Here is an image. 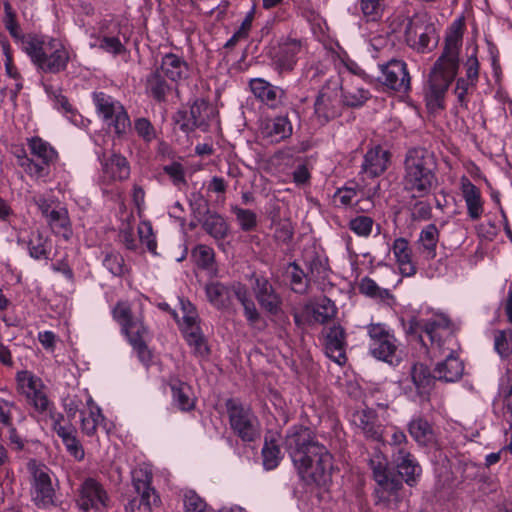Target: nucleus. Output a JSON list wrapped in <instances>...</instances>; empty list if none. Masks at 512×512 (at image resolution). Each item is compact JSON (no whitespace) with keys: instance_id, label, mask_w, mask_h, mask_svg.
I'll return each mask as SVG.
<instances>
[{"instance_id":"obj_53","label":"nucleus","mask_w":512,"mask_h":512,"mask_svg":"<svg viewBox=\"0 0 512 512\" xmlns=\"http://www.w3.org/2000/svg\"><path fill=\"white\" fill-rule=\"evenodd\" d=\"M236 220L243 231H252L257 226V216L249 209H243L238 206L231 208Z\"/></svg>"},{"instance_id":"obj_41","label":"nucleus","mask_w":512,"mask_h":512,"mask_svg":"<svg viewBox=\"0 0 512 512\" xmlns=\"http://www.w3.org/2000/svg\"><path fill=\"white\" fill-rule=\"evenodd\" d=\"M173 400L179 409L189 411L194 407V398L192 396L191 387L178 379L170 383Z\"/></svg>"},{"instance_id":"obj_8","label":"nucleus","mask_w":512,"mask_h":512,"mask_svg":"<svg viewBox=\"0 0 512 512\" xmlns=\"http://www.w3.org/2000/svg\"><path fill=\"white\" fill-rule=\"evenodd\" d=\"M29 155L18 156V163L31 177L40 179L50 174L51 166L58 158L57 151L40 137L28 139Z\"/></svg>"},{"instance_id":"obj_50","label":"nucleus","mask_w":512,"mask_h":512,"mask_svg":"<svg viewBox=\"0 0 512 512\" xmlns=\"http://www.w3.org/2000/svg\"><path fill=\"white\" fill-rule=\"evenodd\" d=\"M384 0H361L360 9L366 21H379L384 12Z\"/></svg>"},{"instance_id":"obj_56","label":"nucleus","mask_w":512,"mask_h":512,"mask_svg":"<svg viewBox=\"0 0 512 512\" xmlns=\"http://www.w3.org/2000/svg\"><path fill=\"white\" fill-rule=\"evenodd\" d=\"M374 220L371 217L360 215L349 221L348 227L360 237H368L373 228Z\"/></svg>"},{"instance_id":"obj_13","label":"nucleus","mask_w":512,"mask_h":512,"mask_svg":"<svg viewBox=\"0 0 512 512\" xmlns=\"http://www.w3.org/2000/svg\"><path fill=\"white\" fill-rule=\"evenodd\" d=\"M367 329L371 355L391 365L398 364L401 360V353L398 350L395 336L382 324H371Z\"/></svg>"},{"instance_id":"obj_54","label":"nucleus","mask_w":512,"mask_h":512,"mask_svg":"<svg viewBox=\"0 0 512 512\" xmlns=\"http://www.w3.org/2000/svg\"><path fill=\"white\" fill-rule=\"evenodd\" d=\"M214 256V250L207 245L200 244L192 250L194 261L203 269H208L213 265Z\"/></svg>"},{"instance_id":"obj_39","label":"nucleus","mask_w":512,"mask_h":512,"mask_svg":"<svg viewBox=\"0 0 512 512\" xmlns=\"http://www.w3.org/2000/svg\"><path fill=\"white\" fill-rule=\"evenodd\" d=\"M392 251L399 269L404 276H412L416 273V267L412 263V254L409 242L405 238H397L393 242Z\"/></svg>"},{"instance_id":"obj_62","label":"nucleus","mask_w":512,"mask_h":512,"mask_svg":"<svg viewBox=\"0 0 512 512\" xmlns=\"http://www.w3.org/2000/svg\"><path fill=\"white\" fill-rule=\"evenodd\" d=\"M469 80L464 79L463 77H460L456 81V87L454 90V93L457 97L458 103L462 106L467 108L468 100L466 98L469 91L476 87L477 84H470L468 82Z\"/></svg>"},{"instance_id":"obj_11","label":"nucleus","mask_w":512,"mask_h":512,"mask_svg":"<svg viewBox=\"0 0 512 512\" xmlns=\"http://www.w3.org/2000/svg\"><path fill=\"white\" fill-rule=\"evenodd\" d=\"M226 408L229 424L235 435L243 442H254L260 438V422L250 407L238 400L228 399Z\"/></svg>"},{"instance_id":"obj_6","label":"nucleus","mask_w":512,"mask_h":512,"mask_svg":"<svg viewBox=\"0 0 512 512\" xmlns=\"http://www.w3.org/2000/svg\"><path fill=\"white\" fill-rule=\"evenodd\" d=\"M113 318L121 325L129 343L137 352L139 360L147 366L151 361V352L146 345L148 330L142 318L134 316L128 302L119 301L112 310Z\"/></svg>"},{"instance_id":"obj_32","label":"nucleus","mask_w":512,"mask_h":512,"mask_svg":"<svg viewBox=\"0 0 512 512\" xmlns=\"http://www.w3.org/2000/svg\"><path fill=\"white\" fill-rule=\"evenodd\" d=\"M103 178L109 182H123L130 177V164L125 156L112 153L102 161Z\"/></svg>"},{"instance_id":"obj_61","label":"nucleus","mask_w":512,"mask_h":512,"mask_svg":"<svg viewBox=\"0 0 512 512\" xmlns=\"http://www.w3.org/2000/svg\"><path fill=\"white\" fill-rule=\"evenodd\" d=\"M391 457L396 469L401 467H413L414 464H419L416 458L410 452V449L392 452Z\"/></svg>"},{"instance_id":"obj_64","label":"nucleus","mask_w":512,"mask_h":512,"mask_svg":"<svg viewBox=\"0 0 512 512\" xmlns=\"http://www.w3.org/2000/svg\"><path fill=\"white\" fill-rule=\"evenodd\" d=\"M99 47L105 52L112 53L114 55L122 54L125 51L124 45L117 37L104 36L100 40Z\"/></svg>"},{"instance_id":"obj_20","label":"nucleus","mask_w":512,"mask_h":512,"mask_svg":"<svg viewBox=\"0 0 512 512\" xmlns=\"http://www.w3.org/2000/svg\"><path fill=\"white\" fill-rule=\"evenodd\" d=\"M77 505L83 512H97L106 506L108 495L103 486L93 478L85 479L79 487Z\"/></svg>"},{"instance_id":"obj_18","label":"nucleus","mask_w":512,"mask_h":512,"mask_svg":"<svg viewBox=\"0 0 512 512\" xmlns=\"http://www.w3.org/2000/svg\"><path fill=\"white\" fill-rule=\"evenodd\" d=\"M252 280V291L260 307L271 315L279 314L282 307V298L269 279L262 275L253 274Z\"/></svg>"},{"instance_id":"obj_4","label":"nucleus","mask_w":512,"mask_h":512,"mask_svg":"<svg viewBox=\"0 0 512 512\" xmlns=\"http://www.w3.org/2000/svg\"><path fill=\"white\" fill-rule=\"evenodd\" d=\"M437 161L433 152L424 147L407 150L403 161L402 188L411 198H424L437 186Z\"/></svg>"},{"instance_id":"obj_22","label":"nucleus","mask_w":512,"mask_h":512,"mask_svg":"<svg viewBox=\"0 0 512 512\" xmlns=\"http://www.w3.org/2000/svg\"><path fill=\"white\" fill-rule=\"evenodd\" d=\"M380 67L382 76L379 77V80L385 86L403 93L410 90V76L404 61L392 59Z\"/></svg>"},{"instance_id":"obj_26","label":"nucleus","mask_w":512,"mask_h":512,"mask_svg":"<svg viewBox=\"0 0 512 512\" xmlns=\"http://www.w3.org/2000/svg\"><path fill=\"white\" fill-rule=\"evenodd\" d=\"M460 191L466 205L467 216L472 221L479 220L484 214L485 203L480 188L464 175L460 179Z\"/></svg>"},{"instance_id":"obj_24","label":"nucleus","mask_w":512,"mask_h":512,"mask_svg":"<svg viewBox=\"0 0 512 512\" xmlns=\"http://www.w3.org/2000/svg\"><path fill=\"white\" fill-rule=\"evenodd\" d=\"M346 332L340 325H332L326 329L324 339L325 354L338 365H344L347 362L346 356Z\"/></svg>"},{"instance_id":"obj_55","label":"nucleus","mask_w":512,"mask_h":512,"mask_svg":"<svg viewBox=\"0 0 512 512\" xmlns=\"http://www.w3.org/2000/svg\"><path fill=\"white\" fill-rule=\"evenodd\" d=\"M102 418L101 411L98 407H91L87 416L82 413L81 429L87 436L95 435L97 426Z\"/></svg>"},{"instance_id":"obj_12","label":"nucleus","mask_w":512,"mask_h":512,"mask_svg":"<svg viewBox=\"0 0 512 512\" xmlns=\"http://www.w3.org/2000/svg\"><path fill=\"white\" fill-rule=\"evenodd\" d=\"M152 478V473L146 468H136L132 471V486L137 495L125 506L126 512H152L153 506L160 501L151 486Z\"/></svg>"},{"instance_id":"obj_14","label":"nucleus","mask_w":512,"mask_h":512,"mask_svg":"<svg viewBox=\"0 0 512 512\" xmlns=\"http://www.w3.org/2000/svg\"><path fill=\"white\" fill-rule=\"evenodd\" d=\"M343 102L338 80H328L320 89L315 102L314 114L321 124H326L341 114Z\"/></svg>"},{"instance_id":"obj_33","label":"nucleus","mask_w":512,"mask_h":512,"mask_svg":"<svg viewBox=\"0 0 512 512\" xmlns=\"http://www.w3.org/2000/svg\"><path fill=\"white\" fill-rule=\"evenodd\" d=\"M293 127L287 116L266 120L261 127L262 136L271 143H279L292 135Z\"/></svg>"},{"instance_id":"obj_30","label":"nucleus","mask_w":512,"mask_h":512,"mask_svg":"<svg viewBox=\"0 0 512 512\" xmlns=\"http://www.w3.org/2000/svg\"><path fill=\"white\" fill-rule=\"evenodd\" d=\"M157 67L172 83L178 84L190 77V65L182 56L174 53L165 54Z\"/></svg>"},{"instance_id":"obj_19","label":"nucleus","mask_w":512,"mask_h":512,"mask_svg":"<svg viewBox=\"0 0 512 512\" xmlns=\"http://www.w3.org/2000/svg\"><path fill=\"white\" fill-rule=\"evenodd\" d=\"M31 494L35 505L39 508H46L54 503L55 490L46 466L33 468Z\"/></svg>"},{"instance_id":"obj_42","label":"nucleus","mask_w":512,"mask_h":512,"mask_svg":"<svg viewBox=\"0 0 512 512\" xmlns=\"http://www.w3.org/2000/svg\"><path fill=\"white\" fill-rule=\"evenodd\" d=\"M46 220L55 233L62 234L64 237L68 238L70 219L66 208L57 205V208L51 212Z\"/></svg>"},{"instance_id":"obj_44","label":"nucleus","mask_w":512,"mask_h":512,"mask_svg":"<svg viewBox=\"0 0 512 512\" xmlns=\"http://www.w3.org/2000/svg\"><path fill=\"white\" fill-rule=\"evenodd\" d=\"M370 98V93L368 90L363 87L358 86H350V87H341V99L343 105L349 107H359L362 106L368 99Z\"/></svg>"},{"instance_id":"obj_21","label":"nucleus","mask_w":512,"mask_h":512,"mask_svg":"<svg viewBox=\"0 0 512 512\" xmlns=\"http://www.w3.org/2000/svg\"><path fill=\"white\" fill-rule=\"evenodd\" d=\"M249 87L255 98L270 109H278L286 104V91L263 78H253Z\"/></svg>"},{"instance_id":"obj_35","label":"nucleus","mask_w":512,"mask_h":512,"mask_svg":"<svg viewBox=\"0 0 512 512\" xmlns=\"http://www.w3.org/2000/svg\"><path fill=\"white\" fill-rule=\"evenodd\" d=\"M145 91L157 102L166 100L167 95L171 92L172 87L165 75L155 67L145 79Z\"/></svg>"},{"instance_id":"obj_43","label":"nucleus","mask_w":512,"mask_h":512,"mask_svg":"<svg viewBox=\"0 0 512 512\" xmlns=\"http://www.w3.org/2000/svg\"><path fill=\"white\" fill-rule=\"evenodd\" d=\"M337 307L335 303L326 296L320 297L313 308L314 320L324 324L336 316Z\"/></svg>"},{"instance_id":"obj_28","label":"nucleus","mask_w":512,"mask_h":512,"mask_svg":"<svg viewBox=\"0 0 512 512\" xmlns=\"http://www.w3.org/2000/svg\"><path fill=\"white\" fill-rule=\"evenodd\" d=\"M351 421L367 439L382 441L383 426L374 410L369 408L357 410L352 414Z\"/></svg>"},{"instance_id":"obj_17","label":"nucleus","mask_w":512,"mask_h":512,"mask_svg":"<svg viewBox=\"0 0 512 512\" xmlns=\"http://www.w3.org/2000/svg\"><path fill=\"white\" fill-rule=\"evenodd\" d=\"M405 41L411 48L424 52L438 42L436 27L422 17H413L405 28Z\"/></svg>"},{"instance_id":"obj_16","label":"nucleus","mask_w":512,"mask_h":512,"mask_svg":"<svg viewBox=\"0 0 512 512\" xmlns=\"http://www.w3.org/2000/svg\"><path fill=\"white\" fill-rule=\"evenodd\" d=\"M182 323L181 328L188 345L193 353L200 357L209 354V348L198 325V314L196 308L189 301L181 300Z\"/></svg>"},{"instance_id":"obj_15","label":"nucleus","mask_w":512,"mask_h":512,"mask_svg":"<svg viewBox=\"0 0 512 512\" xmlns=\"http://www.w3.org/2000/svg\"><path fill=\"white\" fill-rule=\"evenodd\" d=\"M303 51V42L301 39L290 36L279 39L276 47L270 52L272 69L280 76L291 73L297 62L298 56Z\"/></svg>"},{"instance_id":"obj_46","label":"nucleus","mask_w":512,"mask_h":512,"mask_svg":"<svg viewBox=\"0 0 512 512\" xmlns=\"http://www.w3.org/2000/svg\"><path fill=\"white\" fill-rule=\"evenodd\" d=\"M45 92L53 99L54 107L66 114L67 118L73 123L77 122V113L66 96L52 86L45 85Z\"/></svg>"},{"instance_id":"obj_29","label":"nucleus","mask_w":512,"mask_h":512,"mask_svg":"<svg viewBox=\"0 0 512 512\" xmlns=\"http://www.w3.org/2000/svg\"><path fill=\"white\" fill-rule=\"evenodd\" d=\"M438 355L440 356L441 354ZM442 355L445 359L438 362L434 368L436 379L445 382L458 381L463 375V362L455 355V350L452 346H447L445 354Z\"/></svg>"},{"instance_id":"obj_40","label":"nucleus","mask_w":512,"mask_h":512,"mask_svg":"<svg viewBox=\"0 0 512 512\" xmlns=\"http://www.w3.org/2000/svg\"><path fill=\"white\" fill-rule=\"evenodd\" d=\"M440 231L435 224L426 225L419 234L418 244L421 254L428 260L436 257Z\"/></svg>"},{"instance_id":"obj_57","label":"nucleus","mask_w":512,"mask_h":512,"mask_svg":"<svg viewBox=\"0 0 512 512\" xmlns=\"http://www.w3.org/2000/svg\"><path fill=\"white\" fill-rule=\"evenodd\" d=\"M413 221H428L432 218V206L428 201L417 200L409 208Z\"/></svg>"},{"instance_id":"obj_51","label":"nucleus","mask_w":512,"mask_h":512,"mask_svg":"<svg viewBox=\"0 0 512 512\" xmlns=\"http://www.w3.org/2000/svg\"><path fill=\"white\" fill-rule=\"evenodd\" d=\"M288 274L290 277V283L292 290L295 293L303 294L307 291L308 282L304 271L296 262H292L288 266Z\"/></svg>"},{"instance_id":"obj_60","label":"nucleus","mask_w":512,"mask_h":512,"mask_svg":"<svg viewBox=\"0 0 512 512\" xmlns=\"http://www.w3.org/2000/svg\"><path fill=\"white\" fill-rule=\"evenodd\" d=\"M138 234L140 241L146 245L147 249L152 253H156L157 243L150 223L141 222L138 226Z\"/></svg>"},{"instance_id":"obj_3","label":"nucleus","mask_w":512,"mask_h":512,"mask_svg":"<svg viewBox=\"0 0 512 512\" xmlns=\"http://www.w3.org/2000/svg\"><path fill=\"white\" fill-rule=\"evenodd\" d=\"M368 466L376 483L375 505L389 511L400 510L403 503L401 496L403 481L413 487L418 483L422 473L419 464H414L413 467H401L394 472L389 468L386 456L380 451H375L371 455Z\"/></svg>"},{"instance_id":"obj_27","label":"nucleus","mask_w":512,"mask_h":512,"mask_svg":"<svg viewBox=\"0 0 512 512\" xmlns=\"http://www.w3.org/2000/svg\"><path fill=\"white\" fill-rule=\"evenodd\" d=\"M235 296L243 307V312L248 325L252 328H263L265 322L251 298L246 285L236 282L231 285V297Z\"/></svg>"},{"instance_id":"obj_31","label":"nucleus","mask_w":512,"mask_h":512,"mask_svg":"<svg viewBox=\"0 0 512 512\" xmlns=\"http://www.w3.org/2000/svg\"><path fill=\"white\" fill-rule=\"evenodd\" d=\"M53 420V430L62 439L67 452L77 461L84 459L85 452L82 444L76 437V431L73 427H65L60 421L63 419L62 414H54L51 416Z\"/></svg>"},{"instance_id":"obj_48","label":"nucleus","mask_w":512,"mask_h":512,"mask_svg":"<svg viewBox=\"0 0 512 512\" xmlns=\"http://www.w3.org/2000/svg\"><path fill=\"white\" fill-rule=\"evenodd\" d=\"M29 254L34 259L48 257L47 239L39 230L32 231L28 241Z\"/></svg>"},{"instance_id":"obj_38","label":"nucleus","mask_w":512,"mask_h":512,"mask_svg":"<svg viewBox=\"0 0 512 512\" xmlns=\"http://www.w3.org/2000/svg\"><path fill=\"white\" fill-rule=\"evenodd\" d=\"M205 292L207 300L215 308L227 310L231 307V286L220 282H211L206 285Z\"/></svg>"},{"instance_id":"obj_2","label":"nucleus","mask_w":512,"mask_h":512,"mask_svg":"<svg viewBox=\"0 0 512 512\" xmlns=\"http://www.w3.org/2000/svg\"><path fill=\"white\" fill-rule=\"evenodd\" d=\"M461 26L460 20L455 21L450 26L445 37L443 52L429 73L428 82L424 89V99L428 110L431 112L444 108L446 93L457 75L459 52L463 39Z\"/></svg>"},{"instance_id":"obj_23","label":"nucleus","mask_w":512,"mask_h":512,"mask_svg":"<svg viewBox=\"0 0 512 512\" xmlns=\"http://www.w3.org/2000/svg\"><path fill=\"white\" fill-rule=\"evenodd\" d=\"M213 108L203 99H197L190 107L189 112H179L176 122L184 132L196 128H206Z\"/></svg>"},{"instance_id":"obj_63","label":"nucleus","mask_w":512,"mask_h":512,"mask_svg":"<svg viewBox=\"0 0 512 512\" xmlns=\"http://www.w3.org/2000/svg\"><path fill=\"white\" fill-rule=\"evenodd\" d=\"M388 444L391 446L392 452L409 449V441L406 434L397 427L393 428V432L391 434L390 440L388 441Z\"/></svg>"},{"instance_id":"obj_52","label":"nucleus","mask_w":512,"mask_h":512,"mask_svg":"<svg viewBox=\"0 0 512 512\" xmlns=\"http://www.w3.org/2000/svg\"><path fill=\"white\" fill-rule=\"evenodd\" d=\"M103 265L114 276H122L127 271L124 258L119 252L111 251L106 253Z\"/></svg>"},{"instance_id":"obj_9","label":"nucleus","mask_w":512,"mask_h":512,"mask_svg":"<svg viewBox=\"0 0 512 512\" xmlns=\"http://www.w3.org/2000/svg\"><path fill=\"white\" fill-rule=\"evenodd\" d=\"M98 117L112 129L117 137H124L131 130L130 117L120 101L102 91L92 94Z\"/></svg>"},{"instance_id":"obj_45","label":"nucleus","mask_w":512,"mask_h":512,"mask_svg":"<svg viewBox=\"0 0 512 512\" xmlns=\"http://www.w3.org/2000/svg\"><path fill=\"white\" fill-rule=\"evenodd\" d=\"M494 349L501 359H508L512 355V329L494 330Z\"/></svg>"},{"instance_id":"obj_47","label":"nucleus","mask_w":512,"mask_h":512,"mask_svg":"<svg viewBox=\"0 0 512 512\" xmlns=\"http://www.w3.org/2000/svg\"><path fill=\"white\" fill-rule=\"evenodd\" d=\"M263 466L266 470L275 469L281 459V451L275 440H265L262 448Z\"/></svg>"},{"instance_id":"obj_59","label":"nucleus","mask_w":512,"mask_h":512,"mask_svg":"<svg viewBox=\"0 0 512 512\" xmlns=\"http://www.w3.org/2000/svg\"><path fill=\"white\" fill-rule=\"evenodd\" d=\"M184 507L186 512H210L205 501L194 491H188L184 495Z\"/></svg>"},{"instance_id":"obj_37","label":"nucleus","mask_w":512,"mask_h":512,"mask_svg":"<svg viewBox=\"0 0 512 512\" xmlns=\"http://www.w3.org/2000/svg\"><path fill=\"white\" fill-rule=\"evenodd\" d=\"M206 207L207 216L202 224L203 229L216 241L223 240L228 235V224L221 215L217 213H210L208 209V203L206 204L205 201L201 197H199L198 210L200 211V208H203L205 210Z\"/></svg>"},{"instance_id":"obj_5","label":"nucleus","mask_w":512,"mask_h":512,"mask_svg":"<svg viewBox=\"0 0 512 512\" xmlns=\"http://www.w3.org/2000/svg\"><path fill=\"white\" fill-rule=\"evenodd\" d=\"M24 51L33 64L44 73L58 74L66 70L76 54L59 39L45 36H30L24 42Z\"/></svg>"},{"instance_id":"obj_7","label":"nucleus","mask_w":512,"mask_h":512,"mask_svg":"<svg viewBox=\"0 0 512 512\" xmlns=\"http://www.w3.org/2000/svg\"><path fill=\"white\" fill-rule=\"evenodd\" d=\"M411 328L419 333V339L424 346H427L425 337L428 339L434 356L445 354L447 346H451L454 341V324L443 314L416 321Z\"/></svg>"},{"instance_id":"obj_10","label":"nucleus","mask_w":512,"mask_h":512,"mask_svg":"<svg viewBox=\"0 0 512 512\" xmlns=\"http://www.w3.org/2000/svg\"><path fill=\"white\" fill-rule=\"evenodd\" d=\"M17 390L33 409V415L53 416L54 405L48 399L46 386L42 379L28 370L16 374Z\"/></svg>"},{"instance_id":"obj_34","label":"nucleus","mask_w":512,"mask_h":512,"mask_svg":"<svg viewBox=\"0 0 512 512\" xmlns=\"http://www.w3.org/2000/svg\"><path fill=\"white\" fill-rule=\"evenodd\" d=\"M410 378L419 398L421 400H428L434 380H436L435 373L431 374L426 365L416 363L411 367Z\"/></svg>"},{"instance_id":"obj_1","label":"nucleus","mask_w":512,"mask_h":512,"mask_svg":"<svg viewBox=\"0 0 512 512\" xmlns=\"http://www.w3.org/2000/svg\"><path fill=\"white\" fill-rule=\"evenodd\" d=\"M283 445L305 485L322 487L331 481L333 456L319 442L314 431L302 425L291 426L286 431Z\"/></svg>"},{"instance_id":"obj_49","label":"nucleus","mask_w":512,"mask_h":512,"mask_svg":"<svg viewBox=\"0 0 512 512\" xmlns=\"http://www.w3.org/2000/svg\"><path fill=\"white\" fill-rule=\"evenodd\" d=\"M359 291L368 297L381 301L391 298L389 290L379 287L377 283L369 277H364L361 280L359 284Z\"/></svg>"},{"instance_id":"obj_58","label":"nucleus","mask_w":512,"mask_h":512,"mask_svg":"<svg viewBox=\"0 0 512 512\" xmlns=\"http://www.w3.org/2000/svg\"><path fill=\"white\" fill-rule=\"evenodd\" d=\"M134 129L137 135L147 143L156 138V130L147 118L141 117L135 119Z\"/></svg>"},{"instance_id":"obj_25","label":"nucleus","mask_w":512,"mask_h":512,"mask_svg":"<svg viewBox=\"0 0 512 512\" xmlns=\"http://www.w3.org/2000/svg\"><path fill=\"white\" fill-rule=\"evenodd\" d=\"M391 154L380 145L367 150L363 156L360 173L367 178L381 176L389 167Z\"/></svg>"},{"instance_id":"obj_36","label":"nucleus","mask_w":512,"mask_h":512,"mask_svg":"<svg viewBox=\"0 0 512 512\" xmlns=\"http://www.w3.org/2000/svg\"><path fill=\"white\" fill-rule=\"evenodd\" d=\"M408 432L420 446H429L436 441V435L431 423L422 416L413 417L408 425Z\"/></svg>"}]
</instances>
